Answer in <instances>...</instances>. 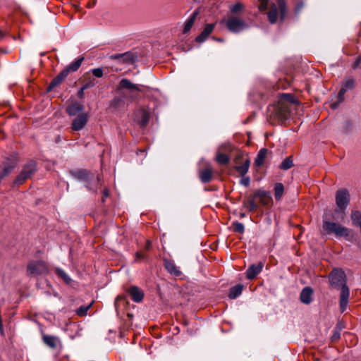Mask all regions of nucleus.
<instances>
[{"mask_svg": "<svg viewBox=\"0 0 361 361\" xmlns=\"http://www.w3.org/2000/svg\"><path fill=\"white\" fill-rule=\"evenodd\" d=\"M68 75V73L64 70L60 72L59 74L51 81L47 87V91H51L59 85Z\"/></svg>", "mask_w": 361, "mask_h": 361, "instance_id": "obj_23", "label": "nucleus"}, {"mask_svg": "<svg viewBox=\"0 0 361 361\" xmlns=\"http://www.w3.org/2000/svg\"><path fill=\"white\" fill-rule=\"evenodd\" d=\"M145 149H139L137 152V154H138L139 153H145Z\"/></svg>", "mask_w": 361, "mask_h": 361, "instance_id": "obj_52", "label": "nucleus"}, {"mask_svg": "<svg viewBox=\"0 0 361 361\" xmlns=\"http://www.w3.org/2000/svg\"><path fill=\"white\" fill-rule=\"evenodd\" d=\"M56 274L63 280V281L67 283V284H69L71 281V278L68 276V274L62 269H59V268H57L56 269Z\"/></svg>", "mask_w": 361, "mask_h": 361, "instance_id": "obj_39", "label": "nucleus"}, {"mask_svg": "<svg viewBox=\"0 0 361 361\" xmlns=\"http://www.w3.org/2000/svg\"><path fill=\"white\" fill-rule=\"evenodd\" d=\"M92 302H91L88 305H82L80 306L79 308L76 310V314L80 317L85 316L87 313V311L90 310V308L92 307Z\"/></svg>", "mask_w": 361, "mask_h": 361, "instance_id": "obj_40", "label": "nucleus"}, {"mask_svg": "<svg viewBox=\"0 0 361 361\" xmlns=\"http://www.w3.org/2000/svg\"><path fill=\"white\" fill-rule=\"evenodd\" d=\"M290 114V105L283 101H278L267 107V120L271 125L282 124L289 118Z\"/></svg>", "mask_w": 361, "mask_h": 361, "instance_id": "obj_2", "label": "nucleus"}, {"mask_svg": "<svg viewBox=\"0 0 361 361\" xmlns=\"http://www.w3.org/2000/svg\"><path fill=\"white\" fill-rule=\"evenodd\" d=\"M164 265L165 269L169 272L171 275H173L175 276H180L182 274V272L179 269V267H178L173 261L170 259H164Z\"/></svg>", "mask_w": 361, "mask_h": 361, "instance_id": "obj_20", "label": "nucleus"}, {"mask_svg": "<svg viewBox=\"0 0 361 361\" xmlns=\"http://www.w3.org/2000/svg\"><path fill=\"white\" fill-rule=\"evenodd\" d=\"M91 72L97 78H102L103 76V70L101 68L92 69Z\"/></svg>", "mask_w": 361, "mask_h": 361, "instance_id": "obj_43", "label": "nucleus"}, {"mask_svg": "<svg viewBox=\"0 0 361 361\" xmlns=\"http://www.w3.org/2000/svg\"><path fill=\"white\" fill-rule=\"evenodd\" d=\"M120 89H124L126 92H123V95H128L130 101L135 100L139 97V92L141 89L139 85L132 83L129 80L123 78L118 84Z\"/></svg>", "mask_w": 361, "mask_h": 361, "instance_id": "obj_10", "label": "nucleus"}, {"mask_svg": "<svg viewBox=\"0 0 361 361\" xmlns=\"http://www.w3.org/2000/svg\"><path fill=\"white\" fill-rule=\"evenodd\" d=\"M264 267V263L262 262L257 264H252L248 267L246 270V277L249 280H253L262 271Z\"/></svg>", "mask_w": 361, "mask_h": 361, "instance_id": "obj_18", "label": "nucleus"}, {"mask_svg": "<svg viewBox=\"0 0 361 361\" xmlns=\"http://www.w3.org/2000/svg\"><path fill=\"white\" fill-rule=\"evenodd\" d=\"M128 293L135 302H140L143 300L144 293L135 286H130L128 290Z\"/></svg>", "mask_w": 361, "mask_h": 361, "instance_id": "obj_22", "label": "nucleus"}, {"mask_svg": "<svg viewBox=\"0 0 361 361\" xmlns=\"http://www.w3.org/2000/svg\"><path fill=\"white\" fill-rule=\"evenodd\" d=\"M61 361H68V357H63L61 358Z\"/></svg>", "mask_w": 361, "mask_h": 361, "instance_id": "obj_53", "label": "nucleus"}, {"mask_svg": "<svg viewBox=\"0 0 361 361\" xmlns=\"http://www.w3.org/2000/svg\"><path fill=\"white\" fill-rule=\"evenodd\" d=\"M245 9V6L241 2H237L230 7V12L232 16L242 12Z\"/></svg>", "mask_w": 361, "mask_h": 361, "instance_id": "obj_36", "label": "nucleus"}, {"mask_svg": "<svg viewBox=\"0 0 361 361\" xmlns=\"http://www.w3.org/2000/svg\"><path fill=\"white\" fill-rule=\"evenodd\" d=\"M151 111L149 108L142 106L134 113V120L142 128H145L149 123Z\"/></svg>", "mask_w": 361, "mask_h": 361, "instance_id": "obj_13", "label": "nucleus"}, {"mask_svg": "<svg viewBox=\"0 0 361 361\" xmlns=\"http://www.w3.org/2000/svg\"><path fill=\"white\" fill-rule=\"evenodd\" d=\"M151 247H152V243L150 240H147L146 241V245H145V250H149L151 249Z\"/></svg>", "mask_w": 361, "mask_h": 361, "instance_id": "obj_49", "label": "nucleus"}, {"mask_svg": "<svg viewBox=\"0 0 361 361\" xmlns=\"http://www.w3.org/2000/svg\"><path fill=\"white\" fill-rule=\"evenodd\" d=\"M128 303L127 297L126 295H118L115 300L114 305L116 310H118L122 305L125 306Z\"/></svg>", "mask_w": 361, "mask_h": 361, "instance_id": "obj_35", "label": "nucleus"}, {"mask_svg": "<svg viewBox=\"0 0 361 361\" xmlns=\"http://www.w3.org/2000/svg\"><path fill=\"white\" fill-rule=\"evenodd\" d=\"M42 341L45 345L53 349L56 348L58 344H61L60 339L51 335L44 334L42 336Z\"/></svg>", "mask_w": 361, "mask_h": 361, "instance_id": "obj_25", "label": "nucleus"}, {"mask_svg": "<svg viewBox=\"0 0 361 361\" xmlns=\"http://www.w3.org/2000/svg\"><path fill=\"white\" fill-rule=\"evenodd\" d=\"M293 166V158L291 156H289L287 158H286L283 161L282 163L281 164L279 168L281 169V170H284V171H286V170H288L290 169L291 167Z\"/></svg>", "mask_w": 361, "mask_h": 361, "instance_id": "obj_34", "label": "nucleus"}, {"mask_svg": "<svg viewBox=\"0 0 361 361\" xmlns=\"http://www.w3.org/2000/svg\"><path fill=\"white\" fill-rule=\"evenodd\" d=\"M322 232L324 235L334 234L336 238L343 237L348 241L353 240L352 231L338 223L324 220L322 224Z\"/></svg>", "mask_w": 361, "mask_h": 361, "instance_id": "obj_3", "label": "nucleus"}, {"mask_svg": "<svg viewBox=\"0 0 361 361\" xmlns=\"http://www.w3.org/2000/svg\"><path fill=\"white\" fill-rule=\"evenodd\" d=\"M329 283L334 288H341L339 306L341 312H343L348 306L350 297V289L346 284V275L344 271L339 268H334L329 274Z\"/></svg>", "mask_w": 361, "mask_h": 361, "instance_id": "obj_1", "label": "nucleus"}, {"mask_svg": "<svg viewBox=\"0 0 361 361\" xmlns=\"http://www.w3.org/2000/svg\"><path fill=\"white\" fill-rule=\"evenodd\" d=\"M120 89H124L126 92H123V95H128L130 101L135 100L139 97V92L141 89L139 85L132 83L129 80L123 78L118 84Z\"/></svg>", "mask_w": 361, "mask_h": 361, "instance_id": "obj_9", "label": "nucleus"}, {"mask_svg": "<svg viewBox=\"0 0 361 361\" xmlns=\"http://www.w3.org/2000/svg\"><path fill=\"white\" fill-rule=\"evenodd\" d=\"M283 192H284L283 185L281 183H276L274 185V197H275L276 200H279L282 197V196L283 195Z\"/></svg>", "mask_w": 361, "mask_h": 361, "instance_id": "obj_32", "label": "nucleus"}, {"mask_svg": "<svg viewBox=\"0 0 361 361\" xmlns=\"http://www.w3.org/2000/svg\"><path fill=\"white\" fill-rule=\"evenodd\" d=\"M269 1V0H259V5L258 8L260 11H265L268 8Z\"/></svg>", "mask_w": 361, "mask_h": 361, "instance_id": "obj_42", "label": "nucleus"}, {"mask_svg": "<svg viewBox=\"0 0 361 361\" xmlns=\"http://www.w3.org/2000/svg\"><path fill=\"white\" fill-rule=\"evenodd\" d=\"M71 174L76 179L83 181L89 190L97 192L98 188L102 185L100 176H95L87 170L72 171Z\"/></svg>", "mask_w": 361, "mask_h": 361, "instance_id": "obj_4", "label": "nucleus"}, {"mask_svg": "<svg viewBox=\"0 0 361 361\" xmlns=\"http://www.w3.org/2000/svg\"><path fill=\"white\" fill-rule=\"evenodd\" d=\"M233 231L238 233H243L245 231L244 225L238 221H234L232 223Z\"/></svg>", "mask_w": 361, "mask_h": 361, "instance_id": "obj_41", "label": "nucleus"}, {"mask_svg": "<svg viewBox=\"0 0 361 361\" xmlns=\"http://www.w3.org/2000/svg\"><path fill=\"white\" fill-rule=\"evenodd\" d=\"M84 109V106L79 102H73L71 104L68 105L66 108L67 114L71 116H76L77 114H80Z\"/></svg>", "mask_w": 361, "mask_h": 361, "instance_id": "obj_27", "label": "nucleus"}, {"mask_svg": "<svg viewBox=\"0 0 361 361\" xmlns=\"http://www.w3.org/2000/svg\"><path fill=\"white\" fill-rule=\"evenodd\" d=\"M267 153L268 149L267 148H262L258 152L255 160V165L256 166H261L264 164Z\"/></svg>", "mask_w": 361, "mask_h": 361, "instance_id": "obj_29", "label": "nucleus"}, {"mask_svg": "<svg viewBox=\"0 0 361 361\" xmlns=\"http://www.w3.org/2000/svg\"><path fill=\"white\" fill-rule=\"evenodd\" d=\"M214 24H207L203 31L195 38L199 43L204 42L214 29Z\"/></svg>", "mask_w": 361, "mask_h": 361, "instance_id": "obj_24", "label": "nucleus"}, {"mask_svg": "<svg viewBox=\"0 0 361 361\" xmlns=\"http://www.w3.org/2000/svg\"><path fill=\"white\" fill-rule=\"evenodd\" d=\"M198 15L197 11H195L190 18L185 21L184 28H183V33L185 34L188 32L191 27H192L195 20L196 19L197 16Z\"/></svg>", "mask_w": 361, "mask_h": 361, "instance_id": "obj_31", "label": "nucleus"}, {"mask_svg": "<svg viewBox=\"0 0 361 361\" xmlns=\"http://www.w3.org/2000/svg\"><path fill=\"white\" fill-rule=\"evenodd\" d=\"M255 196L259 200V204L262 206H269L272 202L270 193L264 190L259 189L255 190Z\"/></svg>", "mask_w": 361, "mask_h": 361, "instance_id": "obj_17", "label": "nucleus"}, {"mask_svg": "<svg viewBox=\"0 0 361 361\" xmlns=\"http://www.w3.org/2000/svg\"><path fill=\"white\" fill-rule=\"evenodd\" d=\"M136 260L143 259L146 257V255L141 252H137L135 254Z\"/></svg>", "mask_w": 361, "mask_h": 361, "instance_id": "obj_45", "label": "nucleus"}, {"mask_svg": "<svg viewBox=\"0 0 361 361\" xmlns=\"http://www.w3.org/2000/svg\"><path fill=\"white\" fill-rule=\"evenodd\" d=\"M312 293L313 290L312 288L309 286L304 288L300 293V301L305 305H309L312 302Z\"/></svg>", "mask_w": 361, "mask_h": 361, "instance_id": "obj_26", "label": "nucleus"}, {"mask_svg": "<svg viewBox=\"0 0 361 361\" xmlns=\"http://www.w3.org/2000/svg\"><path fill=\"white\" fill-rule=\"evenodd\" d=\"M279 101L287 102L290 105V109L292 104L295 102V99L294 97L290 94H282L281 96V99Z\"/></svg>", "mask_w": 361, "mask_h": 361, "instance_id": "obj_38", "label": "nucleus"}, {"mask_svg": "<svg viewBox=\"0 0 361 361\" xmlns=\"http://www.w3.org/2000/svg\"><path fill=\"white\" fill-rule=\"evenodd\" d=\"M346 123H347V124H348V126H350V125H351V123H350V121H347Z\"/></svg>", "mask_w": 361, "mask_h": 361, "instance_id": "obj_55", "label": "nucleus"}, {"mask_svg": "<svg viewBox=\"0 0 361 361\" xmlns=\"http://www.w3.org/2000/svg\"><path fill=\"white\" fill-rule=\"evenodd\" d=\"M118 101H119V99H117V98H116V99H115L114 100V102H114V106H118Z\"/></svg>", "mask_w": 361, "mask_h": 361, "instance_id": "obj_50", "label": "nucleus"}, {"mask_svg": "<svg viewBox=\"0 0 361 361\" xmlns=\"http://www.w3.org/2000/svg\"><path fill=\"white\" fill-rule=\"evenodd\" d=\"M84 61V57L80 56L75 59L74 61H73L71 63H70L65 69L64 71H66L68 75L71 72H75L78 70V68L80 67L82 61Z\"/></svg>", "mask_w": 361, "mask_h": 361, "instance_id": "obj_28", "label": "nucleus"}, {"mask_svg": "<svg viewBox=\"0 0 361 361\" xmlns=\"http://www.w3.org/2000/svg\"><path fill=\"white\" fill-rule=\"evenodd\" d=\"M286 14V4L284 0H277L276 4H271L269 11L267 12L268 20L270 23H276L278 17L281 21L285 18Z\"/></svg>", "mask_w": 361, "mask_h": 361, "instance_id": "obj_7", "label": "nucleus"}, {"mask_svg": "<svg viewBox=\"0 0 361 361\" xmlns=\"http://www.w3.org/2000/svg\"><path fill=\"white\" fill-rule=\"evenodd\" d=\"M234 162L235 164V169L242 176L240 183L245 187L249 186L250 178L245 176L248 171L250 164V160L248 156L243 153H239L235 156Z\"/></svg>", "mask_w": 361, "mask_h": 361, "instance_id": "obj_6", "label": "nucleus"}, {"mask_svg": "<svg viewBox=\"0 0 361 361\" xmlns=\"http://www.w3.org/2000/svg\"><path fill=\"white\" fill-rule=\"evenodd\" d=\"M257 197L255 196V192L250 195L247 200L243 202V206L250 212L257 211L259 208L258 204L256 202Z\"/></svg>", "mask_w": 361, "mask_h": 361, "instance_id": "obj_21", "label": "nucleus"}, {"mask_svg": "<svg viewBox=\"0 0 361 361\" xmlns=\"http://www.w3.org/2000/svg\"><path fill=\"white\" fill-rule=\"evenodd\" d=\"M226 28L231 32L238 33L248 27L247 23L240 17L230 16L226 21Z\"/></svg>", "mask_w": 361, "mask_h": 361, "instance_id": "obj_11", "label": "nucleus"}, {"mask_svg": "<svg viewBox=\"0 0 361 361\" xmlns=\"http://www.w3.org/2000/svg\"><path fill=\"white\" fill-rule=\"evenodd\" d=\"M336 203L339 211L343 213L350 203V194L348 190L341 189L336 192Z\"/></svg>", "mask_w": 361, "mask_h": 361, "instance_id": "obj_14", "label": "nucleus"}, {"mask_svg": "<svg viewBox=\"0 0 361 361\" xmlns=\"http://www.w3.org/2000/svg\"><path fill=\"white\" fill-rule=\"evenodd\" d=\"M240 218H244L245 216V214L243 212L240 213L239 214Z\"/></svg>", "mask_w": 361, "mask_h": 361, "instance_id": "obj_51", "label": "nucleus"}, {"mask_svg": "<svg viewBox=\"0 0 361 361\" xmlns=\"http://www.w3.org/2000/svg\"><path fill=\"white\" fill-rule=\"evenodd\" d=\"M216 160L219 164L226 165L228 164L230 159L227 154L219 153L217 154Z\"/></svg>", "mask_w": 361, "mask_h": 361, "instance_id": "obj_37", "label": "nucleus"}, {"mask_svg": "<svg viewBox=\"0 0 361 361\" xmlns=\"http://www.w3.org/2000/svg\"><path fill=\"white\" fill-rule=\"evenodd\" d=\"M84 78L85 79V81L84 84L82 85L83 89L87 90V89L91 88V87H93L95 85L94 78H92L90 75L89 73H86L84 75Z\"/></svg>", "mask_w": 361, "mask_h": 361, "instance_id": "obj_33", "label": "nucleus"}, {"mask_svg": "<svg viewBox=\"0 0 361 361\" xmlns=\"http://www.w3.org/2000/svg\"><path fill=\"white\" fill-rule=\"evenodd\" d=\"M112 60H117L122 63L133 64L137 56L131 51H127L123 54H112L109 56Z\"/></svg>", "mask_w": 361, "mask_h": 361, "instance_id": "obj_15", "label": "nucleus"}, {"mask_svg": "<svg viewBox=\"0 0 361 361\" xmlns=\"http://www.w3.org/2000/svg\"><path fill=\"white\" fill-rule=\"evenodd\" d=\"M213 169L211 166H207L203 169L199 171V177L202 183H207L213 178Z\"/></svg>", "mask_w": 361, "mask_h": 361, "instance_id": "obj_19", "label": "nucleus"}, {"mask_svg": "<svg viewBox=\"0 0 361 361\" xmlns=\"http://www.w3.org/2000/svg\"><path fill=\"white\" fill-rule=\"evenodd\" d=\"M86 89H83V86H82V87L80 89V90L78 92V97L79 98H82L83 97V96H84V91Z\"/></svg>", "mask_w": 361, "mask_h": 361, "instance_id": "obj_47", "label": "nucleus"}, {"mask_svg": "<svg viewBox=\"0 0 361 361\" xmlns=\"http://www.w3.org/2000/svg\"><path fill=\"white\" fill-rule=\"evenodd\" d=\"M361 62V56H359L356 61L355 62V63L353 64V68H356L358 66H359V63Z\"/></svg>", "mask_w": 361, "mask_h": 361, "instance_id": "obj_48", "label": "nucleus"}, {"mask_svg": "<svg viewBox=\"0 0 361 361\" xmlns=\"http://www.w3.org/2000/svg\"><path fill=\"white\" fill-rule=\"evenodd\" d=\"M243 289V286L241 284H238V285L231 287L229 289L228 298L230 299L236 298L242 293Z\"/></svg>", "mask_w": 361, "mask_h": 361, "instance_id": "obj_30", "label": "nucleus"}, {"mask_svg": "<svg viewBox=\"0 0 361 361\" xmlns=\"http://www.w3.org/2000/svg\"><path fill=\"white\" fill-rule=\"evenodd\" d=\"M355 87V80L352 78H346L341 85V88L338 93L337 101L330 104V107L332 109H336L339 104L343 102L344 95L348 90H352Z\"/></svg>", "mask_w": 361, "mask_h": 361, "instance_id": "obj_12", "label": "nucleus"}, {"mask_svg": "<svg viewBox=\"0 0 361 361\" xmlns=\"http://www.w3.org/2000/svg\"><path fill=\"white\" fill-rule=\"evenodd\" d=\"M49 272L47 263L43 260H32L27 266L26 274L28 276L36 277L47 275Z\"/></svg>", "mask_w": 361, "mask_h": 361, "instance_id": "obj_8", "label": "nucleus"}, {"mask_svg": "<svg viewBox=\"0 0 361 361\" xmlns=\"http://www.w3.org/2000/svg\"><path fill=\"white\" fill-rule=\"evenodd\" d=\"M2 32L0 30V39L2 37Z\"/></svg>", "mask_w": 361, "mask_h": 361, "instance_id": "obj_54", "label": "nucleus"}, {"mask_svg": "<svg viewBox=\"0 0 361 361\" xmlns=\"http://www.w3.org/2000/svg\"><path fill=\"white\" fill-rule=\"evenodd\" d=\"M88 121V115L86 113L82 112L73 119L71 124V128L74 131L82 130Z\"/></svg>", "mask_w": 361, "mask_h": 361, "instance_id": "obj_16", "label": "nucleus"}, {"mask_svg": "<svg viewBox=\"0 0 361 361\" xmlns=\"http://www.w3.org/2000/svg\"><path fill=\"white\" fill-rule=\"evenodd\" d=\"M103 197H102V202H104V199L108 197L109 196V192L107 188H104L102 191Z\"/></svg>", "mask_w": 361, "mask_h": 361, "instance_id": "obj_46", "label": "nucleus"}, {"mask_svg": "<svg viewBox=\"0 0 361 361\" xmlns=\"http://www.w3.org/2000/svg\"><path fill=\"white\" fill-rule=\"evenodd\" d=\"M341 334L340 331L338 330H335L333 335L331 336V341L332 342H336L340 339Z\"/></svg>", "mask_w": 361, "mask_h": 361, "instance_id": "obj_44", "label": "nucleus"}, {"mask_svg": "<svg viewBox=\"0 0 361 361\" xmlns=\"http://www.w3.org/2000/svg\"><path fill=\"white\" fill-rule=\"evenodd\" d=\"M37 171V162L34 160H29L23 165L22 169L18 176L13 179L12 188L19 187L24 184L27 180L32 179Z\"/></svg>", "mask_w": 361, "mask_h": 361, "instance_id": "obj_5", "label": "nucleus"}]
</instances>
